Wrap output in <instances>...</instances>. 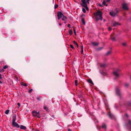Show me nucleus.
Segmentation results:
<instances>
[{
    "label": "nucleus",
    "instance_id": "f257e3e1",
    "mask_svg": "<svg viewBox=\"0 0 131 131\" xmlns=\"http://www.w3.org/2000/svg\"><path fill=\"white\" fill-rule=\"evenodd\" d=\"M102 12L99 10H98L96 13H94V16L97 21H98L99 19L101 21L102 20Z\"/></svg>",
    "mask_w": 131,
    "mask_h": 131
},
{
    "label": "nucleus",
    "instance_id": "f03ea898",
    "mask_svg": "<svg viewBox=\"0 0 131 131\" xmlns=\"http://www.w3.org/2000/svg\"><path fill=\"white\" fill-rule=\"evenodd\" d=\"M118 12L119 11L117 10V9L116 8L115 10L111 11L110 12L109 14L112 16L114 17L117 15Z\"/></svg>",
    "mask_w": 131,
    "mask_h": 131
},
{
    "label": "nucleus",
    "instance_id": "7ed1b4c3",
    "mask_svg": "<svg viewBox=\"0 0 131 131\" xmlns=\"http://www.w3.org/2000/svg\"><path fill=\"white\" fill-rule=\"evenodd\" d=\"M32 114L33 116L34 117H37L40 118L39 112H37L36 111H34L32 112Z\"/></svg>",
    "mask_w": 131,
    "mask_h": 131
},
{
    "label": "nucleus",
    "instance_id": "20e7f679",
    "mask_svg": "<svg viewBox=\"0 0 131 131\" xmlns=\"http://www.w3.org/2000/svg\"><path fill=\"white\" fill-rule=\"evenodd\" d=\"M120 70L118 69H117L116 70L114 71L113 72L114 75L116 77H118L119 76V72Z\"/></svg>",
    "mask_w": 131,
    "mask_h": 131
},
{
    "label": "nucleus",
    "instance_id": "39448f33",
    "mask_svg": "<svg viewBox=\"0 0 131 131\" xmlns=\"http://www.w3.org/2000/svg\"><path fill=\"white\" fill-rule=\"evenodd\" d=\"M122 8L124 10H127L128 9L127 4L124 3L122 4Z\"/></svg>",
    "mask_w": 131,
    "mask_h": 131
},
{
    "label": "nucleus",
    "instance_id": "423d86ee",
    "mask_svg": "<svg viewBox=\"0 0 131 131\" xmlns=\"http://www.w3.org/2000/svg\"><path fill=\"white\" fill-rule=\"evenodd\" d=\"M82 3L80 4L81 6L85 7L87 6V4L86 2V0H81Z\"/></svg>",
    "mask_w": 131,
    "mask_h": 131
},
{
    "label": "nucleus",
    "instance_id": "0eeeda50",
    "mask_svg": "<svg viewBox=\"0 0 131 131\" xmlns=\"http://www.w3.org/2000/svg\"><path fill=\"white\" fill-rule=\"evenodd\" d=\"M63 15H64L61 12H58L57 15L58 17V19L59 20L62 18V16H63Z\"/></svg>",
    "mask_w": 131,
    "mask_h": 131
},
{
    "label": "nucleus",
    "instance_id": "6e6552de",
    "mask_svg": "<svg viewBox=\"0 0 131 131\" xmlns=\"http://www.w3.org/2000/svg\"><path fill=\"white\" fill-rule=\"evenodd\" d=\"M116 94L117 95L121 97V90L118 88H116Z\"/></svg>",
    "mask_w": 131,
    "mask_h": 131
},
{
    "label": "nucleus",
    "instance_id": "1a4fd4ad",
    "mask_svg": "<svg viewBox=\"0 0 131 131\" xmlns=\"http://www.w3.org/2000/svg\"><path fill=\"white\" fill-rule=\"evenodd\" d=\"M12 125L14 127H16L18 128H19L20 127V126L18 124L15 122H12Z\"/></svg>",
    "mask_w": 131,
    "mask_h": 131
},
{
    "label": "nucleus",
    "instance_id": "9d476101",
    "mask_svg": "<svg viewBox=\"0 0 131 131\" xmlns=\"http://www.w3.org/2000/svg\"><path fill=\"white\" fill-rule=\"evenodd\" d=\"M121 24L115 21L113 23V25L114 27H116L118 25H120Z\"/></svg>",
    "mask_w": 131,
    "mask_h": 131
},
{
    "label": "nucleus",
    "instance_id": "9b49d317",
    "mask_svg": "<svg viewBox=\"0 0 131 131\" xmlns=\"http://www.w3.org/2000/svg\"><path fill=\"white\" fill-rule=\"evenodd\" d=\"M127 125L129 126L130 128L131 129V121L130 120H128Z\"/></svg>",
    "mask_w": 131,
    "mask_h": 131
},
{
    "label": "nucleus",
    "instance_id": "f8f14e48",
    "mask_svg": "<svg viewBox=\"0 0 131 131\" xmlns=\"http://www.w3.org/2000/svg\"><path fill=\"white\" fill-rule=\"evenodd\" d=\"M91 44L94 46H98L99 44V43L98 42H92Z\"/></svg>",
    "mask_w": 131,
    "mask_h": 131
},
{
    "label": "nucleus",
    "instance_id": "ddd939ff",
    "mask_svg": "<svg viewBox=\"0 0 131 131\" xmlns=\"http://www.w3.org/2000/svg\"><path fill=\"white\" fill-rule=\"evenodd\" d=\"M16 119V115H14L13 117V121L12 122H15V121Z\"/></svg>",
    "mask_w": 131,
    "mask_h": 131
},
{
    "label": "nucleus",
    "instance_id": "4468645a",
    "mask_svg": "<svg viewBox=\"0 0 131 131\" xmlns=\"http://www.w3.org/2000/svg\"><path fill=\"white\" fill-rule=\"evenodd\" d=\"M20 128L21 129L26 130L27 129V128L25 126H24L23 125H21L20 126Z\"/></svg>",
    "mask_w": 131,
    "mask_h": 131
},
{
    "label": "nucleus",
    "instance_id": "2eb2a0df",
    "mask_svg": "<svg viewBox=\"0 0 131 131\" xmlns=\"http://www.w3.org/2000/svg\"><path fill=\"white\" fill-rule=\"evenodd\" d=\"M108 115L109 116V117L111 119H112L114 117L113 115L110 112H109L108 113Z\"/></svg>",
    "mask_w": 131,
    "mask_h": 131
},
{
    "label": "nucleus",
    "instance_id": "dca6fc26",
    "mask_svg": "<svg viewBox=\"0 0 131 131\" xmlns=\"http://www.w3.org/2000/svg\"><path fill=\"white\" fill-rule=\"evenodd\" d=\"M36 99L38 101H41L42 100V98L40 96H37L36 97Z\"/></svg>",
    "mask_w": 131,
    "mask_h": 131
},
{
    "label": "nucleus",
    "instance_id": "f3484780",
    "mask_svg": "<svg viewBox=\"0 0 131 131\" xmlns=\"http://www.w3.org/2000/svg\"><path fill=\"white\" fill-rule=\"evenodd\" d=\"M63 18L62 19V20L63 21H66L67 19V17L64 15H63Z\"/></svg>",
    "mask_w": 131,
    "mask_h": 131
},
{
    "label": "nucleus",
    "instance_id": "a211bd4d",
    "mask_svg": "<svg viewBox=\"0 0 131 131\" xmlns=\"http://www.w3.org/2000/svg\"><path fill=\"white\" fill-rule=\"evenodd\" d=\"M102 127L106 129V125L104 123H103L102 125Z\"/></svg>",
    "mask_w": 131,
    "mask_h": 131
},
{
    "label": "nucleus",
    "instance_id": "6ab92c4d",
    "mask_svg": "<svg viewBox=\"0 0 131 131\" xmlns=\"http://www.w3.org/2000/svg\"><path fill=\"white\" fill-rule=\"evenodd\" d=\"M88 82H89V83L92 84V85H94V83L92 81L91 79H88L87 80Z\"/></svg>",
    "mask_w": 131,
    "mask_h": 131
},
{
    "label": "nucleus",
    "instance_id": "aec40b11",
    "mask_svg": "<svg viewBox=\"0 0 131 131\" xmlns=\"http://www.w3.org/2000/svg\"><path fill=\"white\" fill-rule=\"evenodd\" d=\"M110 39L113 41H115L116 40L115 38L112 36H111Z\"/></svg>",
    "mask_w": 131,
    "mask_h": 131
},
{
    "label": "nucleus",
    "instance_id": "412c9836",
    "mask_svg": "<svg viewBox=\"0 0 131 131\" xmlns=\"http://www.w3.org/2000/svg\"><path fill=\"white\" fill-rule=\"evenodd\" d=\"M103 48V47H100L96 49V50L97 51H100L102 50Z\"/></svg>",
    "mask_w": 131,
    "mask_h": 131
},
{
    "label": "nucleus",
    "instance_id": "4be33fe9",
    "mask_svg": "<svg viewBox=\"0 0 131 131\" xmlns=\"http://www.w3.org/2000/svg\"><path fill=\"white\" fill-rule=\"evenodd\" d=\"M127 105L128 106H131V101L128 102H127Z\"/></svg>",
    "mask_w": 131,
    "mask_h": 131
},
{
    "label": "nucleus",
    "instance_id": "5701e85b",
    "mask_svg": "<svg viewBox=\"0 0 131 131\" xmlns=\"http://www.w3.org/2000/svg\"><path fill=\"white\" fill-rule=\"evenodd\" d=\"M111 53V52L110 51H108L105 54V56H108L110 55Z\"/></svg>",
    "mask_w": 131,
    "mask_h": 131
},
{
    "label": "nucleus",
    "instance_id": "b1692460",
    "mask_svg": "<svg viewBox=\"0 0 131 131\" xmlns=\"http://www.w3.org/2000/svg\"><path fill=\"white\" fill-rule=\"evenodd\" d=\"M74 43L77 46V47L78 48H79V46L78 43L76 42L75 41H73Z\"/></svg>",
    "mask_w": 131,
    "mask_h": 131
},
{
    "label": "nucleus",
    "instance_id": "393cba45",
    "mask_svg": "<svg viewBox=\"0 0 131 131\" xmlns=\"http://www.w3.org/2000/svg\"><path fill=\"white\" fill-rule=\"evenodd\" d=\"M81 21L82 22V23L83 24L85 25V22L84 21V18H82L81 19Z\"/></svg>",
    "mask_w": 131,
    "mask_h": 131
},
{
    "label": "nucleus",
    "instance_id": "a878e982",
    "mask_svg": "<svg viewBox=\"0 0 131 131\" xmlns=\"http://www.w3.org/2000/svg\"><path fill=\"white\" fill-rule=\"evenodd\" d=\"M100 66L101 67L105 68L106 67V65L105 64H101L100 65Z\"/></svg>",
    "mask_w": 131,
    "mask_h": 131
},
{
    "label": "nucleus",
    "instance_id": "bb28decb",
    "mask_svg": "<svg viewBox=\"0 0 131 131\" xmlns=\"http://www.w3.org/2000/svg\"><path fill=\"white\" fill-rule=\"evenodd\" d=\"M43 108L44 109L46 110V111H48V110H49L48 107L47 106H44Z\"/></svg>",
    "mask_w": 131,
    "mask_h": 131
},
{
    "label": "nucleus",
    "instance_id": "cd10ccee",
    "mask_svg": "<svg viewBox=\"0 0 131 131\" xmlns=\"http://www.w3.org/2000/svg\"><path fill=\"white\" fill-rule=\"evenodd\" d=\"M69 32L70 35H72L73 33L72 31L71 30H70L69 31Z\"/></svg>",
    "mask_w": 131,
    "mask_h": 131
},
{
    "label": "nucleus",
    "instance_id": "c85d7f7f",
    "mask_svg": "<svg viewBox=\"0 0 131 131\" xmlns=\"http://www.w3.org/2000/svg\"><path fill=\"white\" fill-rule=\"evenodd\" d=\"M129 84L128 83H125V86L126 88H127L129 86Z\"/></svg>",
    "mask_w": 131,
    "mask_h": 131
},
{
    "label": "nucleus",
    "instance_id": "c756f323",
    "mask_svg": "<svg viewBox=\"0 0 131 131\" xmlns=\"http://www.w3.org/2000/svg\"><path fill=\"white\" fill-rule=\"evenodd\" d=\"M21 85L25 86H27V84L23 82L21 83Z\"/></svg>",
    "mask_w": 131,
    "mask_h": 131
},
{
    "label": "nucleus",
    "instance_id": "7c9ffc66",
    "mask_svg": "<svg viewBox=\"0 0 131 131\" xmlns=\"http://www.w3.org/2000/svg\"><path fill=\"white\" fill-rule=\"evenodd\" d=\"M9 110H7L5 111V113L6 114H7L9 113Z\"/></svg>",
    "mask_w": 131,
    "mask_h": 131
},
{
    "label": "nucleus",
    "instance_id": "2f4dec72",
    "mask_svg": "<svg viewBox=\"0 0 131 131\" xmlns=\"http://www.w3.org/2000/svg\"><path fill=\"white\" fill-rule=\"evenodd\" d=\"M102 4L103 5H104L105 6H107V4H106V3L105 1H104L103 3H102Z\"/></svg>",
    "mask_w": 131,
    "mask_h": 131
},
{
    "label": "nucleus",
    "instance_id": "473e14b6",
    "mask_svg": "<svg viewBox=\"0 0 131 131\" xmlns=\"http://www.w3.org/2000/svg\"><path fill=\"white\" fill-rule=\"evenodd\" d=\"M72 28L73 29V30L74 31V33L75 35H76V34L75 28L74 27H73Z\"/></svg>",
    "mask_w": 131,
    "mask_h": 131
},
{
    "label": "nucleus",
    "instance_id": "72a5a7b5",
    "mask_svg": "<svg viewBox=\"0 0 131 131\" xmlns=\"http://www.w3.org/2000/svg\"><path fill=\"white\" fill-rule=\"evenodd\" d=\"M100 73L102 74L103 75H106V73L105 72H104L103 71H102Z\"/></svg>",
    "mask_w": 131,
    "mask_h": 131
},
{
    "label": "nucleus",
    "instance_id": "f704fd0d",
    "mask_svg": "<svg viewBox=\"0 0 131 131\" xmlns=\"http://www.w3.org/2000/svg\"><path fill=\"white\" fill-rule=\"evenodd\" d=\"M8 67L6 65L3 67V69L4 70V69H5L7 68Z\"/></svg>",
    "mask_w": 131,
    "mask_h": 131
},
{
    "label": "nucleus",
    "instance_id": "c9c22d12",
    "mask_svg": "<svg viewBox=\"0 0 131 131\" xmlns=\"http://www.w3.org/2000/svg\"><path fill=\"white\" fill-rule=\"evenodd\" d=\"M70 47L72 48L73 49H75V48H74V47H73V46L72 45L70 44Z\"/></svg>",
    "mask_w": 131,
    "mask_h": 131
},
{
    "label": "nucleus",
    "instance_id": "e433bc0d",
    "mask_svg": "<svg viewBox=\"0 0 131 131\" xmlns=\"http://www.w3.org/2000/svg\"><path fill=\"white\" fill-rule=\"evenodd\" d=\"M82 11L83 12V13H86V10L84 8H83L82 9Z\"/></svg>",
    "mask_w": 131,
    "mask_h": 131
},
{
    "label": "nucleus",
    "instance_id": "4c0bfd02",
    "mask_svg": "<svg viewBox=\"0 0 131 131\" xmlns=\"http://www.w3.org/2000/svg\"><path fill=\"white\" fill-rule=\"evenodd\" d=\"M58 7V5L57 4L55 5H54V8L56 9Z\"/></svg>",
    "mask_w": 131,
    "mask_h": 131
},
{
    "label": "nucleus",
    "instance_id": "58836bf2",
    "mask_svg": "<svg viewBox=\"0 0 131 131\" xmlns=\"http://www.w3.org/2000/svg\"><path fill=\"white\" fill-rule=\"evenodd\" d=\"M77 82L78 81L77 80H75V84L76 86L77 85Z\"/></svg>",
    "mask_w": 131,
    "mask_h": 131
},
{
    "label": "nucleus",
    "instance_id": "ea45409f",
    "mask_svg": "<svg viewBox=\"0 0 131 131\" xmlns=\"http://www.w3.org/2000/svg\"><path fill=\"white\" fill-rule=\"evenodd\" d=\"M122 45L124 46H125L126 45V43H122Z\"/></svg>",
    "mask_w": 131,
    "mask_h": 131
},
{
    "label": "nucleus",
    "instance_id": "a19ab883",
    "mask_svg": "<svg viewBox=\"0 0 131 131\" xmlns=\"http://www.w3.org/2000/svg\"><path fill=\"white\" fill-rule=\"evenodd\" d=\"M17 104L18 106V108H19L20 106V104L19 103H17Z\"/></svg>",
    "mask_w": 131,
    "mask_h": 131
},
{
    "label": "nucleus",
    "instance_id": "79ce46f5",
    "mask_svg": "<svg viewBox=\"0 0 131 131\" xmlns=\"http://www.w3.org/2000/svg\"><path fill=\"white\" fill-rule=\"evenodd\" d=\"M85 9L87 10H89V8H88V7L87 6L85 7Z\"/></svg>",
    "mask_w": 131,
    "mask_h": 131
},
{
    "label": "nucleus",
    "instance_id": "37998d69",
    "mask_svg": "<svg viewBox=\"0 0 131 131\" xmlns=\"http://www.w3.org/2000/svg\"><path fill=\"white\" fill-rule=\"evenodd\" d=\"M32 89H31L30 90H29V93H30L31 92H32Z\"/></svg>",
    "mask_w": 131,
    "mask_h": 131
},
{
    "label": "nucleus",
    "instance_id": "c03bdc74",
    "mask_svg": "<svg viewBox=\"0 0 131 131\" xmlns=\"http://www.w3.org/2000/svg\"><path fill=\"white\" fill-rule=\"evenodd\" d=\"M108 30L109 31H110L112 29L111 27H109L108 28Z\"/></svg>",
    "mask_w": 131,
    "mask_h": 131
},
{
    "label": "nucleus",
    "instance_id": "a18cd8bd",
    "mask_svg": "<svg viewBox=\"0 0 131 131\" xmlns=\"http://www.w3.org/2000/svg\"><path fill=\"white\" fill-rule=\"evenodd\" d=\"M83 50H82V49L81 50V54H83Z\"/></svg>",
    "mask_w": 131,
    "mask_h": 131
},
{
    "label": "nucleus",
    "instance_id": "49530a36",
    "mask_svg": "<svg viewBox=\"0 0 131 131\" xmlns=\"http://www.w3.org/2000/svg\"><path fill=\"white\" fill-rule=\"evenodd\" d=\"M125 116L127 117H128V115L127 113H126L125 114Z\"/></svg>",
    "mask_w": 131,
    "mask_h": 131
},
{
    "label": "nucleus",
    "instance_id": "de8ad7c7",
    "mask_svg": "<svg viewBox=\"0 0 131 131\" xmlns=\"http://www.w3.org/2000/svg\"><path fill=\"white\" fill-rule=\"evenodd\" d=\"M70 25L69 24L68 25V27H69V28H70Z\"/></svg>",
    "mask_w": 131,
    "mask_h": 131
},
{
    "label": "nucleus",
    "instance_id": "09e8293b",
    "mask_svg": "<svg viewBox=\"0 0 131 131\" xmlns=\"http://www.w3.org/2000/svg\"><path fill=\"white\" fill-rule=\"evenodd\" d=\"M68 131H72V130H71L70 128H68Z\"/></svg>",
    "mask_w": 131,
    "mask_h": 131
},
{
    "label": "nucleus",
    "instance_id": "8fccbe9b",
    "mask_svg": "<svg viewBox=\"0 0 131 131\" xmlns=\"http://www.w3.org/2000/svg\"><path fill=\"white\" fill-rule=\"evenodd\" d=\"M81 50L83 49V46L82 45L81 46Z\"/></svg>",
    "mask_w": 131,
    "mask_h": 131
},
{
    "label": "nucleus",
    "instance_id": "3c124183",
    "mask_svg": "<svg viewBox=\"0 0 131 131\" xmlns=\"http://www.w3.org/2000/svg\"><path fill=\"white\" fill-rule=\"evenodd\" d=\"M111 0H107L106 2H110Z\"/></svg>",
    "mask_w": 131,
    "mask_h": 131
},
{
    "label": "nucleus",
    "instance_id": "603ef678",
    "mask_svg": "<svg viewBox=\"0 0 131 131\" xmlns=\"http://www.w3.org/2000/svg\"><path fill=\"white\" fill-rule=\"evenodd\" d=\"M0 84H2V82L1 81H0Z\"/></svg>",
    "mask_w": 131,
    "mask_h": 131
},
{
    "label": "nucleus",
    "instance_id": "864d4df0",
    "mask_svg": "<svg viewBox=\"0 0 131 131\" xmlns=\"http://www.w3.org/2000/svg\"><path fill=\"white\" fill-rule=\"evenodd\" d=\"M64 23L66 24L67 23V21H64Z\"/></svg>",
    "mask_w": 131,
    "mask_h": 131
},
{
    "label": "nucleus",
    "instance_id": "5fc2aeb1",
    "mask_svg": "<svg viewBox=\"0 0 131 131\" xmlns=\"http://www.w3.org/2000/svg\"><path fill=\"white\" fill-rule=\"evenodd\" d=\"M86 2V3H88V4H89V2Z\"/></svg>",
    "mask_w": 131,
    "mask_h": 131
},
{
    "label": "nucleus",
    "instance_id": "6e6d98bb",
    "mask_svg": "<svg viewBox=\"0 0 131 131\" xmlns=\"http://www.w3.org/2000/svg\"><path fill=\"white\" fill-rule=\"evenodd\" d=\"M59 24L60 26H61V24L60 23H59Z\"/></svg>",
    "mask_w": 131,
    "mask_h": 131
},
{
    "label": "nucleus",
    "instance_id": "4d7b16f0",
    "mask_svg": "<svg viewBox=\"0 0 131 131\" xmlns=\"http://www.w3.org/2000/svg\"><path fill=\"white\" fill-rule=\"evenodd\" d=\"M89 0H87L86 2H89Z\"/></svg>",
    "mask_w": 131,
    "mask_h": 131
},
{
    "label": "nucleus",
    "instance_id": "13d9d810",
    "mask_svg": "<svg viewBox=\"0 0 131 131\" xmlns=\"http://www.w3.org/2000/svg\"><path fill=\"white\" fill-rule=\"evenodd\" d=\"M130 80L131 81V75L130 76Z\"/></svg>",
    "mask_w": 131,
    "mask_h": 131
},
{
    "label": "nucleus",
    "instance_id": "bf43d9fd",
    "mask_svg": "<svg viewBox=\"0 0 131 131\" xmlns=\"http://www.w3.org/2000/svg\"><path fill=\"white\" fill-rule=\"evenodd\" d=\"M106 106L108 107V105L107 104H106Z\"/></svg>",
    "mask_w": 131,
    "mask_h": 131
},
{
    "label": "nucleus",
    "instance_id": "052dcab7",
    "mask_svg": "<svg viewBox=\"0 0 131 131\" xmlns=\"http://www.w3.org/2000/svg\"><path fill=\"white\" fill-rule=\"evenodd\" d=\"M105 20L104 19V22H105Z\"/></svg>",
    "mask_w": 131,
    "mask_h": 131
},
{
    "label": "nucleus",
    "instance_id": "680f3d73",
    "mask_svg": "<svg viewBox=\"0 0 131 131\" xmlns=\"http://www.w3.org/2000/svg\"><path fill=\"white\" fill-rule=\"evenodd\" d=\"M100 6H102L101 5H100Z\"/></svg>",
    "mask_w": 131,
    "mask_h": 131
},
{
    "label": "nucleus",
    "instance_id": "e2e57ef3",
    "mask_svg": "<svg viewBox=\"0 0 131 131\" xmlns=\"http://www.w3.org/2000/svg\"><path fill=\"white\" fill-rule=\"evenodd\" d=\"M82 15H83H83H83V14H82Z\"/></svg>",
    "mask_w": 131,
    "mask_h": 131
},
{
    "label": "nucleus",
    "instance_id": "0e129e2a",
    "mask_svg": "<svg viewBox=\"0 0 131 131\" xmlns=\"http://www.w3.org/2000/svg\"><path fill=\"white\" fill-rule=\"evenodd\" d=\"M82 15H83H83H83V14H82Z\"/></svg>",
    "mask_w": 131,
    "mask_h": 131
}]
</instances>
